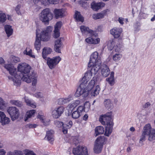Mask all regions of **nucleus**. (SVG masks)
<instances>
[{"label":"nucleus","instance_id":"obj_30","mask_svg":"<svg viewBox=\"0 0 155 155\" xmlns=\"http://www.w3.org/2000/svg\"><path fill=\"white\" fill-rule=\"evenodd\" d=\"M95 136H97L98 135L102 134L104 132V129L103 127L101 126H99L95 128Z\"/></svg>","mask_w":155,"mask_h":155},{"label":"nucleus","instance_id":"obj_43","mask_svg":"<svg viewBox=\"0 0 155 155\" xmlns=\"http://www.w3.org/2000/svg\"><path fill=\"white\" fill-rule=\"evenodd\" d=\"M10 103L18 107H21L22 105L21 102L18 101L11 100L10 101Z\"/></svg>","mask_w":155,"mask_h":155},{"label":"nucleus","instance_id":"obj_29","mask_svg":"<svg viewBox=\"0 0 155 155\" xmlns=\"http://www.w3.org/2000/svg\"><path fill=\"white\" fill-rule=\"evenodd\" d=\"M4 27L7 36L8 37L12 34L13 30L12 28V26L10 25H5Z\"/></svg>","mask_w":155,"mask_h":155},{"label":"nucleus","instance_id":"obj_51","mask_svg":"<svg viewBox=\"0 0 155 155\" xmlns=\"http://www.w3.org/2000/svg\"><path fill=\"white\" fill-rule=\"evenodd\" d=\"M61 21L58 22L55 26L54 29H58V30H59L61 27Z\"/></svg>","mask_w":155,"mask_h":155},{"label":"nucleus","instance_id":"obj_47","mask_svg":"<svg viewBox=\"0 0 155 155\" xmlns=\"http://www.w3.org/2000/svg\"><path fill=\"white\" fill-rule=\"evenodd\" d=\"M84 108V111L86 112L88 110L90 107V104L88 102H86L83 106Z\"/></svg>","mask_w":155,"mask_h":155},{"label":"nucleus","instance_id":"obj_18","mask_svg":"<svg viewBox=\"0 0 155 155\" xmlns=\"http://www.w3.org/2000/svg\"><path fill=\"white\" fill-rule=\"evenodd\" d=\"M101 74L103 77H106L110 73V70L106 64H103L101 66Z\"/></svg>","mask_w":155,"mask_h":155},{"label":"nucleus","instance_id":"obj_42","mask_svg":"<svg viewBox=\"0 0 155 155\" xmlns=\"http://www.w3.org/2000/svg\"><path fill=\"white\" fill-rule=\"evenodd\" d=\"M37 117L41 121L43 124L44 125L47 126L49 125V122H45V120L44 118V116H43L38 115L37 116Z\"/></svg>","mask_w":155,"mask_h":155},{"label":"nucleus","instance_id":"obj_56","mask_svg":"<svg viewBox=\"0 0 155 155\" xmlns=\"http://www.w3.org/2000/svg\"><path fill=\"white\" fill-rule=\"evenodd\" d=\"M35 96L38 98H41L43 96V94H42L40 92H37L35 94Z\"/></svg>","mask_w":155,"mask_h":155},{"label":"nucleus","instance_id":"obj_52","mask_svg":"<svg viewBox=\"0 0 155 155\" xmlns=\"http://www.w3.org/2000/svg\"><path fill=\"white\" fill-rule=\"evenodd\" d=\"M93 38L91 37L87 38L85 39V41L88 44H92Z\"/></svg>","mask_w":155,"mask_h":155},{"label":"nucleus","instance_id":"obj_53","mask_svg":"<svg viewBox=\"0 0 155 155\" xmlns=\"http://www.w3.org/2000/svg\"><path fill=\"white\" fill-rule=\"evenodd\" d=\"M21 8V5H18L15 8V11L16 12V13L18 15H21V13L20 11V8Z\"/></svg>","mask_w":155,"mask_h":155},{"label":"nucleus","instance_id":"obj_39","mask_svg":"<svg viewBox=\"0 0 155 155\" xmlns=\"http://www.w3.org/2000/svg\"><path fill=\"white\" fill-rule=\"evenodd\" d=\"M7 155H24L22 152L19 151L15 150L14 152H8L7 153Z\"/></svg>","mask_w":155,"mask_h":155},{"label":"nucleus","instance_id":"obj_23","mask_svg":"<svg viewBox=\"0 0 155 155\" xmlns=\"http://www.w3.org/2000/svg\"><path fill=\"white\" fill-rule=\"evenodd\" d=\"M62 48L61 42V39L56 40L55 41L54 45V50L56 52L60 53L61 49Z\"/></svg>","mask_w":155,"mask_h":155},{"label":"nucleus","instance_id":"obj_35","mask_svg":"<svg viewBox=\"0 0 155 155\" xmlns=\"http://www.w3.org/2000/svg\"><path fill=\"white\" fill-rule=\"evenodd\" d=\"M70 100L69 98H60L58 100V104L60 105H63L69 102Z\"/></svg>","mask_w":155,"mask_h":155},{"label":"nucleus","instance_id":"obj_34","mask_svg":"<svg viewBox=\"0 0 155 155\" xmlns=\"http://www.w3.org/2000/svg\"><path fill=\"white\" fill-rule=\"evenodd\" d=\"M100 90L99 86L98 85L96 86L95 88L92 90L91 94V95L93 96H97L99 94Z\"/></svg>","mask_w":155,"mask_h":155},{"label":"nucleus","instance_id":"obj_7","mask_svg":"<svg viewBox=\"0 0 155 155\" xmlns=\"http://www.w3.org/2000/svg\"><path fill=\"white\" fill-rule=\"evenodd\" d=\"M52 28L50 26L44 28L41 32L40 34L38 35V38L43 41H47L50 38V33L52 31Z\"/></svg>","mask_w":155,"mask_h":155},{"label":"nucleus","instance_id":"obj_59","mask_svg":"<svg viewBox=\"0 0 155 155\" xmlns=\"http://www.w3.org/2000/svg\"><path fill=\"white\" fill-rule=\"evenodd\" d=\"M124 18L122 17H119L118 20L119 22L121 25L124 24Z\"/></svg>","mask_w":155,"mask_h":155},{"label":"nucleus","instance_id":"obj_45","mask_svg":"<svg viewBox=\"0 0 155 155\" xmlns=\"http://www.w3.org/2000/svg\"><path fill=\"white\" fill-rule=\"evenodd\" d=\"M115 44V42L112 39H110L109 41L108 44V46L109 47L110 50H111L114 48Z\"/></svg>","mask_w":155,"mask_h":155},{"label":"nucleus","instance_id":"obj_14","mask_svg":"<svg viewBox=\"0 0 155 155\" xmlns=\"http://www.w3.org/2000/svg\"><path fill=\"white\" fill-rule=\"evenodd\" d=\"M80 28L83 35H85V34L88 33L90 34L91 36H93L96 37L97 36V34L96 32L90 29L84 25L81 26Z\"/></svg>","mask_w":155,"mask_h":155},{"label":"nucleus","instance_id":"obj_8","mask_svg":"<svg viewBox=\"0 0 155 155\" xmlns=\"http://www.w3.org/2000/svg\"><path fill=\"white\" fill-rule=\"evenodd\" d=\"M104 141V136L99 137L96 139L95 142L94 146V150L96 153H98L101 152Z\"/></svg>","mask_w":155,"mask_h":155},{"label":"nucleus","instance_id":"obj_57","mask_svg":"<svg viewBox=\"0 0 155 155\" xmlns=\"http://www.w3.org/2000/svg\"><path fill=\"white\" fill-rule=\"evenodd\" d=\"M114 48L116 52L119 51L121 50V47L119 45L118 46L116 45L114 47Z\"/></svg>","mask_w":155,"mask_h":155},{"label":"nucleus","instance_id":"obj_36","mask_svg":"<svg viewBox=\"0 0 155 155\" xmlns=\"http://www.w3.org/2000/svg\"><path fill=\"white\" fill-rule=\"evenodd\" d=\"M75 18L77 21H80L83 22L84 21V18L81 15L80 13L77 11L75 13Z\"/></svg>","mask_w":155,"mask_h":155},{"label":"nucleus","instance_id":"obj_54","mask_svg":"<svg viewBox=\"0 0 155 155\" xmlns=\"http://www.w3.org/2000/svg\"><path fill=\"white\" fill-rule=\"evenodd\" d=\"M25 155H36L33 151L29 150H26Z\"/></svg>","mask_w":155,"mask_h":155},{"label":"nucleus","instance_id":"obj_10","mask_svg":"<svg viewBox=\"0 0 155 155\" xmlns=\"http://www.w3.org/2000/svg\"><path fill=\"white\" fill-rule=\"evenodd\" d=\"M61 59V58L59 56H57L52 58H47V65L50 69H52L58 64Z\"/></svg>","mask_w":155,"mask_h":155},{"label":"nucleus","instance_id":"obj_28","mask_svg":"<svg viewBox=\"0 0 155 155\" xmlns=\"http://www.w3.org/2000/svg\"><path fill=\"white\" fill-rule=\"evenodd\" d=\"M80 103V101L79 100H76L73 103L69 104L67 107V108L68 110H70L71 111H72Z\"/></svg>","mask_w":155,"mask_h":155},{"label":"nucleus","instance_id":"obj_27","mask_svg":"<svg viewBox=\"0 0 155 155\" xmlns=\"http://www.w3.org/2000/svg\"><path fill=\"white\" fill-rule=\"evenodd\" d=\"M106 80L111 86L114 85L115 83L114 72L113 71L111 72L110 74V76L109 77L107 78Z\"/></svg>","mask_w":155,"mask_h":155},{"label":"nucleus","instance_id":"obj_63","mask_svg":"<svg viewBox=\"0 0 155 155\" xmlns=\"http://www.w3.org/2000/svg\"><path fill=\"white\" fill-rule=\"evenodd\" d=\"M5 151L3 149H0V155H5Z\"/></svg>","mask_w":155,"mask_h":155},{"label":"nucleus","instance_id":"obj_46","mask_svg":"<svg viewBox=\"0 0 155 155\" xmlns=\"http://www.w3.org/2000/svg\"><path fill=\"white\" fill-rule=\"evenodd\" d=\"M55 125L58 127H61L62 126H63V125H64V123L61 121L56 120L54 121V122Z\"/></svg>","mask_w":155,"mask_h":155},{"label":"nucleus","instance_id":"obj_38","mask_svg":"<svg viewBox=\"0 0 155 155\" xmlns=\"http://www.w3.org/2000/svg\"><path fill=\"white\" fill-rule=\"evenodd\" d=\"M7 19L6 15L2 11H0V23H3L5 22Z\"/></svg>","mask_w":155,"mask_h":155},{"label":"nucleus","instance_id":"obj_26","mask_svg":"<svg viewBox=\"0 0 155 155\" xmlns=\"http://www.w3.org/2000/svg\"><path fill=\"white\" fill-rule=\"evenodd\" d=\"M95 84V81L94 80H91L89 82L88 85L85 88V91L87 92V96L90 94V92L93 88Z\"/></svg>","mask_w":155,"mask_h":155},{"label":"nucleus","instance_id":"obj_37","mask_svg":"<svg viewBox=\"0 0 155 155\" xmlns=\"http://www.w3.org/2000/svg\"><path fill=\"white\" fill-rule=\"evenodd\" d=\"M23 53L24 54L28 55L32 58L35 57V56L32 54V50L30 49L29 48H27L24 51Z\"/></svg>","mask_w":155,"mask_h":155},{"label":"nucleus","instance_id":"obj_16","mask_svg":"<svg viewBox=\"0 0 155 155\" xmlns=\"http://www.w3.org/2000/svg\"><path fill=\"white\" fill-rule=\"evenodd\" d=\"M54 13L56 19L62 18L65 15V10L63 9H55Z\"/></svg>","mask_w":155,"mask_h":155},{"label":"nucleus","instance_id":"obj_32","mask_svg":"<svg viewBox=\"0 0 155 155\" xmlns=\"http://www.w3.org/2000/svg\"><path fill=\"white\" fill-rule=\"evenodd\" d=\"M25 101L27 104L33 108H35L36 107L35 104L33 101L29 100L28 97H25Z\"/></svg>","mask_w":155,"mask_h":155},{"label":"nucleus","instance_id":"obj_15","mask_svg":"<svg viewBox=\"0 0 155 155\" xmlns=\"http://www.w3.org/2000/svg\"><path fill=\"white\" fill-rule=\"evenodd\" d=\"M0 123L2 125L4 126L8 124L10 122V119L6 116L4 113L0 111Z\"/></svg>","mask_w":155,"mask_h":155},{"label":"nucleus","instance_id":"obj_2","mask_svg":"<svg viewBox=\"0 0 155 155\" xmlns=\"http://www.w3.org/2000/svg\"><path fill=\"white\" fill-rule=\"evenodd\" d=\"M148 136V140L152 141L155 140V129L151 127L150 124H146L143 127L142 133L140 137L139 143L141 146L146 140V136Z\"/></svg>","mask_w":155,"mask_h":155},{"label":"nucleus","instance_id":"obj_12","mask_svg":"<svg viewBox=\"0 0 155 155\" xmlns=\"http://www.w3.org/2000/svg\"><path fill=\"white\" fill-rule=\"evenodd\" d=\"M73 153L74 155H88L87 148L86 147L82 146L74 148Z\"/></svg>","mask_w":155,"mask_h":155},{"label":"nucleus","instance_id":"obj_49","mask_svg":"<svg viewBox=\"0 0 155 155\" xmlns=\"http://www.w3.org/2000/svg\"><path fill=\"white\" fill-rule=\"evenodd\" d=\"M59 30L58 29H54V38H56L59 37L60 36V32Z\"/></svg>","mask_w":155,"mask_h":155},{"label":"nucleus","instance_id":"obj_3","mask_svg":"<svg viewBox=\"0 0 155 155\" xmlns=\"http://www.w3.org/2000/svg\"><path fill=\"white\" fill-rule=\"evenodd\" d=\"M111 112H109L101 116L99 118V121L103 125H107L104 133L105 135L107 136H109L112 131L113 124L111 122Z\"/></svg>","mask_w":155,"mask_h":155},{"label":"nucleus","instance_id":"obj_17","mask_svg":"<svg viewBox=\"0 0 155 155\" xmlns=\"http://www.w3.org/2000/svg\"><path fill=\"white\" fill-rule=\"evenodd\" d=\"M122 32V29L120 28L115 27L110 31V34L115 38H119Z\"/></svg>","mask_w":155,"mask_h":155},{"label":"nucleus","instance_id":"obj_64","mask_svg":"<svg viewBox=\"0 0 155 155\" xmlns=\"http://www.w3.org/2000/svg\"><path fill=\"white\" fill-rule=\"evenodd\" d=\"M88 117L87 115L86 114H85L83 117V119L84 120H86Z\"/></svg>","mask_w":155,"mask_h":155},{"label":"nucleus","instance_id":"obj_13","mask_svg":"<svg viewBox=\"0 0 155 155\" xmlns=\"http://www.w3.org/2000/svg\"><path fill=\"white\" fill-rule=\"evenodd\" d=\"M91 67V70L87 71L85 74L84 76L83 77V78H85V79L88 81L91 78L92 74H95L99 69L98 66H97V67Z\"/></svg>","mask_w":155,"mask_h":155},{"label":"nucleus","instance_id":"obj_20","mask_svg":"<svg viewBox=\"0 0 155 155\" xmlns=\"http://www.w3.org/2000/svg\"><path fill=\"white\" fill-rule=\"evenodd\" d=\"M73 125V123L71 120H69L66 122H65L63 125V128H62V132L64 134L67 133L68 129L71 128Z\"/></svg>","mask_w":155,"mask_h":155},{"label":"nucleus","instance_id":"obj_6","mask_svg":"<svg viewBox=\"0 0 155 155\" xmlns=\"http://www.w3.org/2000/svg\"><path fill=\"white\" fill-rule=\"evenodd\" d=\"M101 61L100 57L98 56V53L97 51L94 52L91 55L90 61L88 63V67L89 68L91 67H99V69L101 68Z\"/></svg>","mask_w":155,"mask_h":155},{"label":"nucleus","instance_id":"obj_60","mask_svg":"<svg viewBox=\"0 0 155 155\" xmlns=\"http://www.w3.org/2000/svg\"><path fill=\"white\" fill-rule=\"evenodd\" d=\"M150 105V104L149 102H147L145 103L143 106V107L144 108H147Z\"/></svg>","mask_w":155,"mask_h":155},{"label":"nucleus","instance_id":"obj_61","mask_svg":"<svg viewBox=\"0 0 155 155\" xmlns=\"http://www.w3.org/2000/svg\"><path fill=\"white\" fill-rule=\"evenodd\" d=\"M12 58L13 59V61L15 62H17L20 61L18 57L14 56Z\"/></svg>","mask_w":155,"mask_h":155},{"label":"nucleus","instance_id":"obj_58","mask_svg":"<svg viewBox=\"0 0 155 155\" xmlns=\"http://www.w3.org/2000/svg\"><path fill=\"white\" fill-rule=\"evenodd\" d=\"M37 126V125L35 124H28L27 125V127L30 128H35Z\"/></svg>","mask_w":155,"mask_h":155},{"label":"nucleus","instance_id":"obj_22","mask_svg":"<svg viewBox=\"0 0 155 155\" xmlns=\"http://www.w3.org/2000/svg\"><path fill=\"white\" fill-rule=\"evenodd\" d=\"M54 131L52 130L48 131L47 132L46 135L45 137V138L49 141L51 143H53V142L54 140L53 136Z\"/></svg>","mask_w":155,"mask_h":155},{"label":"nucleus","instance_id":"obj_21","mask_svg":"<svg viewBox=\"0 0 155 155\" xmlns=\"http://www.w3.org/2000/svg\"><path fill=\"white\" fill-rule=\"evenodd\" d=\"M104 107L107 110H111L113 107V103L110 99H106L104 100Z\"/></svg>","mask_w":155,"mask_h":155},{"label":"nucleus","instance_id":"obj_24","mask_svg":"<svg viewBox=\"0 0 155 155\" xmlns=\"http://www.w3.org/2000/svg\"><path fill=\"white\" fill-rule=\"evenodd\" d=\"M52 52V49L49 47H45L43 49L42 56L43 58L45 60L47 59V56Z\"/></svg>","mask_w":155,"mask_h":155},{"label":"nucleus","instance_id":"obj_5","mask_svg":"<svg viewBox=\"0 0 155 155\" xmlns=\"http://www.w3.org/2000/svg\"><path fill=\"white\" fill-rule=\"evenodd\" d=\"M53 17V14L50 9L46 8L42 11L40 13V19L45 24H48Z\"/></svg>","mask_w":155,"mask_h":155},{"label":"nucleus","instance_id":"obj_25","mask_svg":"<svg viewBox=\"0 0 155 155\" xmlns=\"http://www.w3.org/2000/svg\"><path fill=\"white\" fill-rule=\"evenodd\" d=\"M40 40V38H38V29H37L36 30V39L35 43V47L37 51L39 50L41 47Z\"/></svg>","mask_w":155,"mask_h":155},{"label":"nucleus","instance_id":"obj_48","mask_svg":"<svg viewBox=\"0 0 155 155\" xmlns=\"http://www.w3.org/2000/svg\"><path fill=\"white\" fill-rule=\"evenodd\" d=\"M5 103L2 99L0 97V109H3L5 107Z\"/></svg>","mask_w":155,"mask_h":155},{"label":"nucleus","instance_id":"obj_19","mask_svg":"<svg viewBox=\"0 0 155 155\" xmlns=\"http://www.w3.org/2000/svg\"><path fill=\"white\" fill-rule=\"evenodd\" d=\"M105 4L102 2L96 3L93 2L91 4V7L92 9L94 11H97L99 9L104 6Z\"/></svg>","mask_w":155,"mask_h":155},{"label":"nucleus","instance_id":"obj_50","mask_svg":"<svg viewBox=\"0 0 155 155\" xmlns=\"http://www.w3.org/2000/svg\"><path fill=\"white\" fill-rule=\"evenodd\" d=\"M100 41V39L99 38H93V44L96 45L98 44Z\"/></svg>","mask_w":155,"mask_h":155},{"label":"nucleus","instance_id":"obj_31","mask_svg":"<svg viewBox=\"0 0 155 155\" xmlns=\"http://www.w3.org/2000/svg\"><path fill=\"white\" fill-rule=\"evenodd\" d=\"M35 112V110H30L29 111L27 112L25 117V121H27L28 118L33 116Z\"/></svg>","mask_w":155,"mask_h":155},{"label":"nucleus","instance_id":"obj_4","mask_svg":"<svg viewBox=\"0 0 155 155\" xmlns=\"http://www.w3.org/2000/svg\"><path fill=\"white\" fill-rule=\"evenodd\" d=\"M88 81L85 78L83 77L79 81L80 85L74 94L75 97H78L81 95L84 97L87 96V92L85 91V88Z\"/></svg>","mask_w":155,"mask_h":155},{"label":"nucleus","instance_id":"obj_55","mask_svg":"<svg viewBox=\"0 0 155 155\" xmlns=\"http://www.w3.org/2000/svg\"><path fill=\"white\" fill-rule=\"evenodd\" d=\"M78 111L81 114V112L83 111H84V107L83 106H79L76 110Z\"/></svg>","mask_w":155,"mask_h":155},{"label":"nucleus","instance_id":"obj_33","mask_svg":"<svg viewBox=\"0 0 155 155\" xmlns=\"http://www.w3.org/2000/svg\"><path fill=\"white\" fill-rule=\"evenodd\" d=\"M56 0H41V2L45 6H47L50 4H56Z\"/></svg>","mask_w":155,"mask_h":155},{"label":"nucleus","instance_id":"obj_9","mask_svg":"<svg viewBox=\"0 0 155 155\" xmlns=\"http://www.w3.org/2000/svg\"><path fill=\"white\" fill-rule=\"evenodd\" d=\"M7 111L10 115L12 121L17 119L19 116L18 110L15 107H11L8 108Z\"/></svg>","mask_w":155,"mask_h":155},{"label":"nucleus","instance_id":"obj_1","mask_svg":"<svg viewBox=\"0 0 155 155\" xmlns=\"http://www.w3.org/2000/svg\"><path fill=\"white\" fill-rule=\"evenodd\" d=\"M4 67L9 71L10 75L8 76V78L13 81L14 85L18 86L20 85L21 80L27 83L31 81L32 85H36L37 76L34 73L30 74L31 67L28 64L25 63L19 64L17 74L16 69L12 64H5Z\"/></svg>","mask_w":155,"mask_h":155},{"label":"nucleus","instance_id":"obj_40","mask_svg":"<svg viewBox=\"0 0 155 155\" xmlns=\"http://www.w3.org/2000/svg\"><path fill=\"white\" fill-rule=\"evenodd\" d=\"M92 18L95 20L99 19L104 17V14L101 13L94 14L92 16Z\"/></svg>","mask_w":155,"mask_h":155},{"label":"nucleus","instance_id":"obj_62","mask_svg":"<svg viewBox=\"0 0 155 155\" xmlns=\"http://www.w3.org/2000/svg\"><path fill=\"white\" fill-rule=\"evenodd\" d=\"M79 3L80 5H81V6L84 7H85V5H86V3L85 2H83L82 1H79Z\"/></svg>","mask_w":155,"mask_h":155},{"label":"nucleus","instance_id":"obj_44","mask_svg":"<svg viewBox=\"0 0 155 155\" xmlns=\"http://www.w3.org/2000/svg\"><path fill=\"white\" fill-rule=\"evenodd\" d=\"M122 56V55L120 54H116L113 56V59L114 61H117L121 59Z\"/></svg>","mask_w":155,"mask_h":155},{"label":"nucleus","instance_id":"obj_41","mask_svg":"<svg viewBox=\"0 0 155 155\" xmlns=\"http://www.w3.org/2000/svg\"><path fill=\"white\" fill-rule=\"evenodd\" d=\"M81 114L77 110L73 112L72 114V117L74 119H77L80 117Z\"/></svg>","mask_w":155,"mask_h":155},{"label":"nucleus","instance_id":"obj_11","mask_svg":"<svg viewBox=\"0 0 155 155\" xmlns=\"http://www.w3.org/2000/svg\"><path fill=\"white\" fill-rule=\"evenodd\" d=\"M64 110V107L62 106L55 107L52 111L51 115L52 117L55 119L59 118L63 113Z\"/></svg>","mask_w":155,"mask_h":155}]
</instances>
